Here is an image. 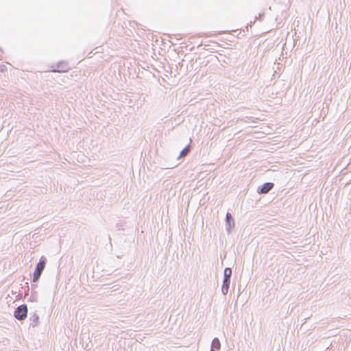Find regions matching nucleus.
Listing matches in <instances>:
<instances>
[{"label":"nucleus","instance_id":"6","mask_svg":"<svg viewBox=\"0 0 351 351\" xmlns=\"http://www.w3.org/2000/svg\"><path fill=\"white\" fill-rule=\"evenodd\" d=\"M189 152V148L187 147H185L181 152H180V157H183V156H185Z\"/></svg>","mask_w":351,"mask_h":351},{"label":"nucleus","instance_id":"5","mask_svg":"<svg viewBox=\"0 0 351 351\" xmlns=\"http://www.w3.org/2000/svg\"><path fill=\"white\" fill-rule=\"evenodd\" d=\"M212 346H213V348H215L217 350L219 349V348H220V342H219L218 339H213V341L212 342Z\"/></svg>","mask_w":351,"mask_h":351},{"label":"nucleus","instance_id":"2","mask_svg":"<svg viewBox=\"0 0 351 351\" xmlns=\"http://www.w3.org/2000/svg\"><path fill=\"white\" fill-rule=\"evenodd\" d=\"M45 261L44 258H41L40 261L36 265V268L34 272V282L38 280V279L40 278L41 273L45 268Z\"/></svg>","mask_w":351,"mask_h":351},{"label":"nucleus","instance_id":"1","mask_svg":"<svg viewBox=\"0 0 351 351\" xmlns=\"http://www.w3.org/2000/svg\"><path fill=\"white\" fill-rule=\"evenodd\" d=\"M27 315V307L25 304L19 306L14 311V317L19 320L24 319Z\"/></svg>","mask_w":351,"mask_h":351},{"label":"nucleus","instance_id":"8","mask_svg":"<svg viewBox=\"0 0 351 351\" xmlns=\"http://www.w3.org/2000/svg\"><path fill=\"white\" fill-rule=\"evenodd\" d=\"M226 218H227L228 222L230 223V220L231 219V215L230 213H227Z\"/></svg>","mask_w":351,"mask_h":351},{"label":"nucleus","instance_id":"3","mask_svg":"<svg viewBox=\"0 0 351 351\" xmlns=\"http://www.w3.org/2000/svg\"><path fill=\"white\" fill-rule=\"evenodd\" d=\"M273 186H274V184L273 183H271V182L265 183L262 186V187L260 189V191H258V193H267L273 188Z\"/></svg>","mask_w":351,"mask_h":351},{"label":"nucleus","instance_id":"4","mask_svg":"<svg viewBox=\"0 0 351 351\" xmlns=\"http://www.w3.org/2000/svg\"><path fill=\"white\" fill-rule=\"evenodd\" d=\"M232 274V270L230 268H226L224 270L225 283L230 282V277Z\"/></svg>","mask_w":351,"mask_h":351},{"label":"nucleus","instance_id":"7","mask_svg":"<svg viewBox=\"0 0 351 351\" xmlns=\"http://www.w3.org/2000/svg\"><path fill=\"white\" fill-rule=\"evenodd\" d=\"M229 284H230V282H226V283H225V280H223V290L224 289H226V291H228V287H229Z\"/></svg>","mask_w":351,"mask_h":351}]
</instances>
